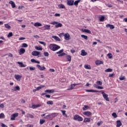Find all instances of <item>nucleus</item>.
Segmentation results:
<instances>
[{"instance_id":"44","label":"nucleus","mask_w":127,"mask_h":127,"mask_svg":"<svg viewBox=\"0 0 127 127\" xmlns=\"http://www.w3.org/2000/svg\"><path fill=\"white\" fill-rule=\"evenodd\" d=\"M64 52V50L62 49L60 51H59V52H57L56 54H61L63 53Z\"/></svg>"},{"instance_id":"6","label":"nucleus","mask_w":127,"mask_h":127,"mask_svg":"<svg viewBox=\"0 0 127 127\" xmlns=\"http://www.w3.org/2000/svg\"><path fill=\"white\" fill-rule=\"evenodd\" d=\"M17 117H18V113H15L13 115H11L10 120L11 121H15V118H16Z\"/></svg>"},{"instance_id":"45","label":"nucleus","mask_w":127,"mask_h":127,"mask_svg":"<svg viewBox=\"0 0 127 127\" xmlns=\"http://www.w3.org/2000/svg\"><path fill=\"white\" fill-rule=\"evenodd\" d=\"M44 123H45V120L40 119V125H43V124H44Z\"/></svg>"},{"instance_id":"62","label":"nucleus","mask_w":127,"mask_h":127,"mask_svg":"<svg viewBox=\"0 0 127 127\" xmlns=\"http://www.w3.org/2000/svg\"><path fill=\"white\" fill-rule=\"evenodd\" d=\"M102 124H103V122L100 121L97 123V126L99 127V126H101V125H102Z\"/></svg>"},{"instance_id":"31","label":"nucleus","mask_w":127,"mask_h":127,"mask_svg":"<svg viewBox=\"0 0 127 127\" xmlns=\"http://www.w3.org/2000/svg\"><path fill=\"white\" fill-rule=\"evenodd\" d=\"M44 87H45V86H44V85H41L40 86H39V87H37L36 88V90L37 91H39V90H41V89H42V88H43Z\"/></svg>"},{"instance_id":"4","label":"nucleus","mask_w":127,"mask_h":127,"mask_svg":"<svg viewBox=\"0 0 127 127\" xmlns=\"http://www.w3.org/2000/svg\"><path fill=\"white\" fill-rule=\"evenodd\" d=\"M33 56H38V57H41V54H40V52L34 51L31 53Z\"/></svg>"},{"instance_id":"5","label":"nucleus","mask_w":127,"mask_h":127,"mask_svg":"<svg viewBox=\"0 0 127 127\" xmlns=\"http://www.w3.org/2000/svg\"><path fill=\"white\" fill-rule=\"evenodd\" d=\"M102 94L104 99H105L106 101H107V102H110V99L108 98V97L109 96L108 94H106L105 92H102Z\"/></svg>"},{"instance_id":"60","label":"nucleus","mask_w":127,"mask_h":127,"mask_svg":"<svg viewBox=\"0 0 127 127\" xmlns=\"http://www.w3.org/2000/svg\"><path fill=\"white\" fill-rule=\"evenodd\" d=\"M62 113H63V115L64 116L66 114V111L65 110H61Z\"/></svg>"},{"instance_id":"50","label":"nucleus","mask_w":127,"mask_h":127,"mask_svg":"<svg viewBox=\"0 0 127 127\" xmlns=\"http://www.w3.org/2000/svg\"><path fill=\"white\" fill-rule=\"evenodd\" d=\"M112 117H114V118H115V119H116V118H118V115H117V113H113L112 114Z\"/></svg>"},{"instance_id":"23","label":"nucleus","mask_w":127,"mask_h":127,"mask_svg":"<svg viewBox=\"0 0 127 127\" xmlns=\"http://www.w3.org/2000/svg\"><path fill=\"white\" fill-rule=\"evenodd\" d=\"M34 26H36V27H38L39 26H42V24L39 23V22H36L34 24Z\"/></svg>"},{"instance_id":"53","label":"nucleus","mask_w":127,"mask_h":127,"mask_svg":"<svg viewBox=\"0 0 127 127\" xmlns=\"http://www.w3.org/2000/svg\"><path fill=\"white\" fill-rule=\"evenodd\" d=\"M44 55L46 57H48V56H49V53H48V52H44Z\"/></svg>"},{"instance_id":"2","label":"nucleus","mask_w":127,"mask_h":127,"mask_svg":"<svg viewBox=\"0 0 127 127\" xmlns=\"http://www.w3.org/2000/svg\"><path fill=\"white\" fill-rule=\"evenodd\" d=\"M51 24H53V25H55L56 28H58V27H62L63 26V25H62V23H59L58 21H54L51 23H50Z\"/></svg>"},{"instance_id":"38","label":"nucleus","mask_w":127,"mask_h":127,"mask_svg":"<svg viewBox=\"0 0 127 127\" xmlns=\"http://www.w3.org/2000/svg\"><path fill=\"white\" fill-rule=\"evenodd\" d=\"M44 95H46L45 97H46V98H50L51 97L50 95H47V93H43L42 94V96H44Z\"/></svg>"},{"instance_id":"12","label":"nucleus","mask_w":127,"mask_h":127,"mask_svg":"<svg viewBox=\"0 0 127 127\" xmlns=\"http://www.w3.org/2000/svg\"><path fill=\"white\" fill-rule=\"evenodd\" d=\"M81 31L82 32H85V33H88L89 34H91V32L90 30L87 29H82Z\"/></svg>"},{"instance_id":"1","label":"nucleus","mask_w":127,"mask_h":127,"mask_svg":"<svg viewBox=\"0 0 127 127\" xmlns=\"http://www.w3.org/2000/svg\"><path fill=\"white\" fill-rule=\"evenodd\" d=\"M49 47L51 50L52 51H56V50H58V49H60L61 47L60 46H58L55 44H51Z\"/></svg>"},{"instance_id":"20","label":"nucleus","mask_w":127,"mask_h":127,"mask_svg":"<svg viewBox=\"0 0 127 127\" xmlns=\"http://www.w3.org/2000/svg\"><path fill=\"white\" fill-rule=\"evenodd\" d=\"M24 53H25V49L23 48H21L20 49V52H19L20 55H21V54H24Z\"/></svg>"},{"instance_id":"10","label":"nucleus","mask_w":127,"mask_h":127,"mask_svg":"<svg viewBox=\"0 0 127 127\" xmlns=\"http://www.w3.org/2000/svg\"><path fill=\"white\" fill-rule=\"evenodd\" d=\"M67 4L70 6L74 5V0H67Z\"/></svg>"},{"instance_id":"29","label":"nucleus","mask_w":127,"mask_h":127,"mask_svg":"<svg viewBox=\"0 0 127 127\" xmlns=\"http://www.w3.org/2000/svg\"><path fill=\"white\" fill-rule=\"evenodd\" d=\"M18 64L20 65V67H21V68H22V67H26V65L23 64V63L18 62Z\"/></svg>"},{"instance_id":"9","label":"nucleus","mask_w":127,"mask_h":127,"mask_svg":"<svg viewBox=\"0 0 127 127\" xmlns=\"http://www.w3.org/2000/svg\"><path fill=\"white\" fill-rule=\"evenodd\" d=\"M77 85H80V83L78 84H71L69 88L67 89L68 91H70L71 90H73L75 87V86H77Z\"/></svg>"},{"instance_id":"11","label":"nucleus","mask_w":127,"mask_h":127,"mask_svg":"<svg viewBox=\"0 0 127 127\" xmlns=\"http://www.w3.org/2000/svg\"><path fill=\"white\" fill-rule=\"evenodd\" d=\"M37 67L40 71H43V70H45V69H46V68L45 66L42 67L41 65L39 64H37Z\"/></svg>"},{"instance_id":"54","label":"nucleus","mask_w":127,"mask_h":127,"mask_svg":"<svg viewBox=\"0 0 127 127\" xmlns=\"http://www.w3.org/2000/svg\"><path fill=\"white\" fill-rule=\"evenodd\" d=\"M13 34H12V32H10L7 35V37H12Z\"/></svg>"},{"instance_id":"18","label":"nucleus","mask_w":127,"mask_h":127,"mask_svg":"<svg viewBox=\"0 0 127 127\" xmlns=\"http://www.w3.org/2000/svg\"><path fill=\"white\" fill-rule=\"evenodd\" d=\"M9 3L10 5H11L12 8H14V7H15V3H14V2H13V1L12 0L9 1Z\"/></svg>"},{"instance_id":"30","label":"nucleus","mask_w":127,"mask_h":127,"mask_svg":"<svg viewBox=\"0 0 127 127\" xmlns=\"http://www.w3.org/2000/svg\"><path fill=\"white\" fill-rule=\"evenodd\" d=\"M66 58L67 59V61H69V62H71L72 57L70 55H67Z\"/></svg>"},{"instance_id":"26","label":"nucleus","mask_w":127,"mask_h":127,"mask_svg":"<svg viewBox=\"0 0 127 127\" xmlns=\"http://www.w3.org/2000/svg\"><path fill=\"white\" fill-rule=\"evenodd\" d=\"M122 126V122L120 120L117 121V127H120Z\"/></svg>"},{"instance_id":"56","label":"nucleus","mask_w":127,"mask_h":127,"mask_svg":"<svg viewBox=\"0 0 127 127\" xmlns=\"http://www.w3.org/2000/svg\"><path fill=\"white\" fill-rule=\"evenodd\" d=\"M29 69L30 70V71H34V70H35V67H29Z\"/></svg>"},{"instance_id":"37","label":"nucleus","mask_w":127,"mask_h":127,"mask_svg":"<svg viewBox=\"0 0 127 127\" xmlns=\"http://www.w3.org/2000/svg\"><path fill=\"white\" fill-rule=\"evenodd\" d=\"M44 119H51V114H50L49 115H48L45 116Z\"/></svg>"},{"instance_id":"42","label":"nucleus","mask_w":127,"mask_h":127,"mask_svg":"<svg viewBox=\"0 0 127 127\" xmlns=\"http://www.w3.org/2000/svg\"><path fill=\"white\" fill-rule=\"evenodd\" d=\"M96 84L97 85H98V86H102V84H103V83L102 82V81H97L96 82Z\"/></svg>"},{"instance_id":"21","label":"nucleus","mask_w":127,"mask_h":127,"mask_svg":"<svg viewBox=\"0 0 127 127\" xmlns=\"http://www.w3.org/2000/svg\"><path fill=\"white\" fill-rule=\"evenodd\" d=\"M88 53L85 51V50H81V56H86Z\"/></svg>"},{"instance_id":"3","label":"nucleus","mask_w":127,"mask_h":127,"mask_svg":"<svg viewBox=\"0 0 127 127\" xmlns=\"http://www.w3.org/2000/svg\"><path fill=\"white\" fill-rule=\"evenodd\" d=\"M73 120L74 121H78V122H82L83 121V118L78 115H75L73 117Z\"/></svg>"},{"instance_id":"15","label":"nucleus","mask_w":127,"mask_h":127,"mask_svg":"<svg viewBox=\"0 0 127 127\" xmlns=\"http://www.w3.org/2000/svg\"><path fill=\"white\" fill-rule=\"evenodd\" d=\"M52 38L55 39L56 41H61V39L59 38V37H57V36H53Z\"/></svg>"},{"instance_id":"41","label":"nucleus","mask_w":127,"mask_h":127,"mask_svg":"<svg viewBox=\"0 0 127 127\" xmlns=\"http://www.w3.org/2000/svg\"><path fill=\"white\" fill-rule=\"evenodd\" d=\"M105 72H113V69L112 68H107L105 70Z\"/></svg>"},{"instance_id":"48","label":"nucleus","mask_w":127,"mask_h":127,"mask_svg":"<svg viewBox=\"0 0 127 127\" xmlns=\"http://www.w3.org/2000/svg\"><path fill=\"white\" fill-rule=\"evenodd\" d=\"M64 55H66V53H63L62 54H59L58 55L59 57H62V56H64Z\"/></svg>"},{"instance_id":"64","label":"nucleus","mask_w":127,"mask_h":127,"mask_svg":"<svg viewBox=\"0 0 127 127\" xmlns=\"http://www.w3.org/2000/svg\"><path fill=\"white\" fill-rule=\"evenodd\" d=\"M114 76H115V73H112L109 74V77H114Z\"/></svg>"},{"instance_id":"13","label":"nucleus","mask_w":127,"mask_h":127,"mask_svg":"<svg viewBox=\"0 0 127 127\" xmlns=\"http://www.w3.org/2000/svg\"><path fill=\"white\" fill-rule=\"evenodd\" d=\"M83 114L84 116H87V117H89V116H91L92 115V113L89 111H86L83 113Z\"/></svg>"},{"instance_id":"40","label":"nucleus","mask_w":127,"mask_h":127,"mask_svg":"<svg viewBox=\"0 0 127 127\" xmlns=\"http://www.w3.org/2000/svg\"><path fill=\"white\" fill-rule=\"evenodd\" d=\"M5 27H6L7 29H10L11 27L8 25V24H5Z\"/></svg>"},{"instance_id":"63","label":"nucleus","mask_w":127,"mask_h":127,"mask_svg":"<svg viewBox=\"0 0 127 127\" xmlns=\"http://www.w3.org/2000/svg\"><path fill=\"white\" fill-rule=\"evenodd\" d=\"M8 57H13V55H12V54L11 53H9L8 54Z\"/></svg>"},{"instance_id":"8","label":"nucleus","mask_w":127,"mask_h":127,"mask_svg":"<svg viewBox=\"0 0 127 127\" xmlns=\"http://www.w3.org/2000/svg\"><path fill=\"white\" fill-rule=\"evenodd\" d=\"M64 39H65V40H70L71 39V37H70V34H69V33H65L64 35Z\"/></svg>"},{"instance_id":"32","label":"nucleus","mask_w":127,"mask_h":127,"mask_svg":"<svg viewBox=\"0 0 127 127\" xmlns=\"http://www.w3.org/2000/svg\"><path fill=\"white\" fill-rule=\"evenodd\" d=\"M58 115V114H57V113H52V114H51V118H55V117H56Z\"/></svg>"},{"instance_id":"55","label":"nucleus","mask_w":127,"mask_h":127,"mask_svg":"<svg viewBox=\"0 0 127 127\" xmlns=\"http://www.w3.org/2000/svg\"><path fill=\"white\" fill-rule=\"evenodd\" d=\"M39 43H40V44H42L44 46H46V43H45V42H44L39 41Z\"/></svg>"},{"instance_id":"24","label":"nucleus","mask_w":127,"mask_h":127,"mask_svg":"<svg viewBox=\"0 0 127 127\" xmlns=\"http://www.w3.org/2000/svg\"><path fill=\"white\" fill-rule=\"evenodd\" d=\"M35 49H36V50H38L39 51H42V50H43V48H42V47H38L37 46L35 47Z\"/></svg>"},{"instance_id":"22","label":"nucleus","mask_w":127,"mask_h":127,"mask_svg":"<svg viewBox=\"0 0 127 127\" xmlns=\"http://www.w3.org/2000/svg\"><path fill=\"white\" fill-rule=\"evenodd\" d=\"M106 27H110V29H114V28H115V26L112 24H108L106 25Z\"/></svg>"},{"instance_id":"35","label":"nucleus","mask_w":127,"mask_h":127,"mask_svg":"<svg viewBox=\"0 0 127 127\" xmlns=\"http://www.w3.org/2000/svg\"><path fill=\"white\" fill-rule=\"evenodd\" d=\"M81 37L82 38H84L85 40H88V36L85 35H81Z\"/></svg>"},{"instance_id":"7","label":"nucleus","mask_w":127,"mask_h":127,"mask_svg":"<svg viewBox=\"0 0 127 127\" xmlns=\"http://www.w3.org/2000/svg\"><path fill=\"white\" fill-rule=\"evenodd\" d=\"M86 92H87L88 93H100V91L94 90L93 89H86Z\"/></svg>"},{"instance_id":"34","label":"nucleus","mask_w":127,"mask_h":127,"mask_svg":"<svg viewBox=\"0 0 127 127\" xmlns=\"http://www.w3.org/2000/svg\"><path fill=\"white\" fill-rule=\"evenodd\" d=\"M81 1V0H77L74 2L73 4L74 5H78V3H79Z\"/></svg>"},{"instance_id":"19","label":"nucleus","mask_w":127,"mask_h":127,"mask_svg":"<svg viewBox=\"0 0 127 127\" xmlns=\"http://www.w3.org/2000/svg\"><path fill=\"white\" fill-rule=\"evenodd\" d=\"M95 64L96 65H101V64H104V62L103 61H101L100 60L96 61Z\"/></svg>"},{"instance_id":"25","label":"nucleus","mask_w":127,"mask_h":127,"mask_svg":"<svg viewBox=\"0 0 127 127\" xmlns=\"http://www.w3.org/2000/svg\"><path fill=\"white\" fill-rule=\"evenodd\" d=\"M39 107H41V105H33L32 106L31 108L32 109H36L37 108H39Z\"/></svg>"},{"instance_id":"46","label":"nucleus","mask_w":127,"mask_h":127,"mask_svg":"<svg viewBox=\"0 0 127 127\" xmlns=\"http://www.w3.org/2000/svg\"><path fill=\"white\" fill-rule=\"evenodd\" d=\"M22 47H23V48L28 47V45H27V44H26V43H23L22 45Z\"/></svg>"},{"instance_id":"28","label":"nucleus","mask_w":127,"mask_h":127,"mask_svg":"<svg viewBox=\"0 0 127 127\" xmlns=\"http://www.w3.org/2000/svg\"><path fill=\"white\" fill-rule=\"evenodd\" d=\"M26 118H30V119H33L34 116L30 114H27L26 115Z\"/></svg>"},{"instance_id":"51","label":"nucleus","mask_w":127,"mask_h":127,"mask_svg":"<svg viewBox=\"0 0 127 127\" xmlns=\"http://www.w3.org/2000/svg\"><path fill=\"white\" fill-rule=\"evenodd\" d=\"M0 119H4V114L3 113L0 114Z\"/></svg>"},{"instance_id":"39","label":"nucleus","mask_w":127,"mask_h":127,"mask_svg":"<svg viewBox=\"0 0 127 127\" xmlns=\"http://www.w3.org/2000/svg\"><path fill=\"white\" fill-rule=\"evenodd\" d=\"M89 106L85 105L83 108H82L83 111H86V110H88L89 109Z\"/></svg>"},{"instance_id":"52","label":"nucleus","mask_w":127,"mask_h":127,"mask_svg":"<svg viewBox=\"0 0 127 127\" xmlns=\"http://www.w3.org/2000/svg\"><path fill=\"white\" fill-rule=\"evenodd\" d=\"M48 105H53V101H49L47 102Z\"/></svg>"},{"instance_id":"14","label":"nucleus","mask_w":127,"mask_h":127,"mask_svg":"<svg viewBox=\"0 0 127 127\" xmlns=\"http://www.w3.org/2000/svg\"><path fill=\"white\" fill-rule=\"evenodd\" d=\"M55 90L54 89H48L45 91V92L46 93H50V94H53V93H54Z\"/></svg>"},{"instance_id":"47","label":"nucleus","mask_w":127,"mask_h":127,"mask_svg":"<svg viewBox=\"0 0 127 127\" xmlns=\"http://www.w3.org/2000/svg\"><path fill=\"white\" fill-rule=\"evenodd\" d=\"M119 79L120 80V81H124V80H126V77L121 76L119 78Z\"/></svg>"},{"instance_id":"27","label":"nucleus","mask_w":127,"mask_h":127,"mask_svg":"<svg viewBox=\"0 0 127 127\" xmlns=\"http://www.w3.org/2000/svg\"><path fill=\"white\" fill-rule=\"evenodd\" d=\"M83 122L84 123H90L91 118H85Z\"/></svg>"},{"instance_id":"57","label":"nucleus","mask_w":127,"mask_h":127,"mask_svg":"<svg viewBox=\"0 0 127 127\" xmlns=\"http://www.w3.org/2000/svg\"><path fill=\"white\" fill-rule=\"evenodd\" d=\"M15 88L16 89V91H20V88L18 86H15Z\"/></svg>"},{"instance_id":"36","label":"nucleus","mask_w":127,"mask_h":127,"mask_svg":"<svg viewBox=\"0 0 127 127\" xmlns=\"http://www.w3.org/2000/svg\"><path fill=\"white\" fill-rule=\"evenodd\" d=\"M107 57H108L109 59H112V58H113V55L111 53L108 54Z\"/></svg>"},{"instance_id":"61","label":"nucleus","mask_w":127,"mask_h":127,"mask_svg":"<svg viewBox=\"0 0 127 127\" xmlns=\"http://www.w3.org/2000/svg\"><path fill=\"white\" fill-rule=\"evenodd\" d=\"M96 89H100V90H102V89H104V87L102 86H97Z\"/></svg>"},{"instance_id":"59","label":"nucleus","mask_w":127,"mask_h":127,"mask_svg":"<svg viewBox=\"0 0 127 127\" xmlns=\"http://www.w3.org/2000/svg\"><path fill=\"white\" fill-rule=\"evenodd\" d=\"M31 62H32V63H36V60H35V59H32L31 60Z\"/></svg>"},{"instance_id":"58","label":"nucleus","mask_w":127,"mask_h":127,"mask_svg":"<svg viewBox=\"0 0 127 127\" xmlns=\"http://www.w3.org/2000/svg\"><path fill=\"white\" fill-rule=\"evenodd\" d=\"M0 125L1 127H7V126L5 125L3 123H1Z\"/></svg>"},{"instance_id":"43","label":"nucleus","mask_w":127,"mask_h":127,"mask_svg":"<svg viewBox=\"0 0 127 127\" xmlns=\"http://www.w3.org/2000/svg\"><path fill=\"white\" fill-rule=\"evenodd\" d=\"M58 6L60 8H65V6L63 4H59Z\"/></svg>"},{"instance_id":"16","label":"nucleus","mask_w":127,"mask_h":127,"mask_svg":"<svg viewBox=\"0 0 127 127\" xmlns=\"http://www.w3.org/2000/svg\"><path fill=\"white\" fill-rule=\"evenodd\" d=\"M14 77L16 79V80H17V81H20V79H21V76L19 75L15 74L14 75Z\"/></svg>"},{"instance_id":"49","label":"nucleus","mask_w":127,"mask_h":127,"mask_svg":"<svg viewBox=\"0 0 127 127\" xmlns=\"http://www.w3.org/2000/svg\"><path fill=\"white\" fill-rule=\"evenodd\" d=\"M104 20H105V16H102L99 19L100 21H104Z\"/></svg>"},{"instance_id":"17","label":"nucleus","mask_w":127,"mask_h":127,"mask_svg":"<svg viewBox=\"0 0 127 127\" xmlns=\"http://www.w3.org/2000/svg\"><path fill=\"white\" fill-rule=\"evenodd\" d=\"M50 27H51L50 25H46L44 26V30H49V29H50Z\"/></svg>"},{"instance_id":"33","label":"nucleus","mask_w":127,"mask_h":127,"mask_svg":"<svg viewBox=\"0 0 127 127\" xmlns=\"http://www.w3.org/2000/svg\"><path fill=\"white\" fill-rule=\"evenodd\" d=\"M84 68H85V69H91V66L90 65H88V64H85L84 65Z\"/></svg>"}]
</instances>
